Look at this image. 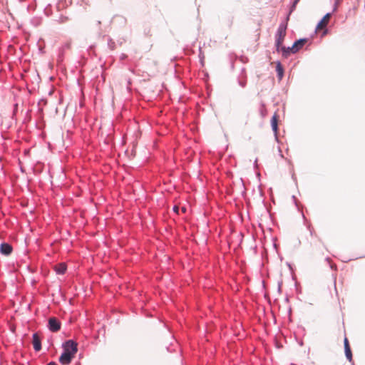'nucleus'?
<instances>
[{
	"label": "nucleus",
	"instance_id": "obj_1",
	"mask_svg": "<svg viewBox=\"0 0 365 365\" xmlns=\"http://www.w3.org/2000/svg\"><path fill=\"white\" fill-rule=\"evenodd\" d=\"M62 348L63 352L59 356V362L62 365H68L78 351V344L75 341L69 339L62 344Z\"/></svg>",
	"mask_w": 365,
	"mask_h": 365
},
{
	"label": "nucleus",
	"instance_id": "obj_2",
	"mask_svg": "<svg viewBox=\"0 0 365 365\" xmlns=\"http://www.w3.org/2000/svg\"><path fill=\"white\" fill-rule=\"evenodd\" d=\"M287 28V22L280 23L277 28V32L275 34V47L277 52H279L280 46L282 44L284 38L286 36Z\"/></svg>",
	"mask_w": 365,
	"mask_h": 365
},
{
	"label": "nucleus",
	"instance_id": "obj_3",
	"mask_svg": "<svg viewBox=\"0 0 365 365\" xmlns=\"http://www.w3.org/2000/svg\"><path fill=\"white\" fill-rule=\"evenodd\" d=\"M48 328L52 332H56L61 329L60 322L55 317L48 319Z\"/></svg>",
	"mask_w": 365,
	"mask_h": 365
},
{
	"label": "nucleus",
	"instance_id": "obj_4",
	"mask_svg": "<svg viewBox=\"0 0 365 365\" xmlns=\"http://www.w3.org/2000/svg\"><path fill=\"white\" fill-rule=\"evenodd\" d=\"M270 123H271V127H272V131L274 132V138H275V140L277 142L279 141V138H278V135H277V132H278V123H277V115L276 113H274L272 118H271V120H270Z\"/></svg>",
	"mask_w": 365,
	"mask_h": 365
},
{
	"label": "nucleus",
	"instance_id": "obj_5",
	"mask_svg": "<svg viewBox=\"0 0 365 365\" xmlns=\"http://www.w3.org/2000/svg\"><path fill=\"white\" fill-rule=\"evenodd\" d=\"M344 353H345V356H346V359H348V361L349 362H352L353 361L352 353H351V348H350V346L349 344L348 339L346 337H345L344 339Z\"/></svg>",
	"mask_w": 365,
	"mask_h": 365
},
{
	"label": "nucleus",
	"instance_id": "obj_6",
	"mask_svg": "<svg viewBox=\"0 0 365 365\" xmlns=\"http://www.w3.org/2000/svg\"><path fill=\"white\" fill-rule=\"evenodd\" d=\"M33 346L35 351H39L41 349V338L38 333H34L32 335Z\"/></svg>",
	"mask_w": 365,
	"mask_h": 365
},
{
	"label": "nucleus",
	"instance_id": "obj_7",
	"mask_svg": "<svg viewBox=\"0 0 365 365\" xmlns=\"http://www.w3.org/2000/svg\"><path fill=\"white\" fill-rule=\"evenodd\" d=\"M12 246L6 242H3L0 245V252L6 256L9 255L12 252Z\"/></svg>",
	"mask_w": 365,
	"mask_h": 365
},
{
	"label": "nucleus",
	"instance_id": "obj_8",
	"mask_svg": "<svg viewBox=\"0 0 365 365\" xmlns=\"http://www.w3.org/2000/svg\"><path fill=\"white\" fill-rule=\"evenodd\" d=\"M307 40L308 39L307 38H302L295 41L292 46V49L297 52L304 45Z\"/></svg>",
	"mask_w": 365,
	"mask_h": 365
},
{
	"label": "nucleus",
	"instance_id": "obj_9",
	"mask_svg": "<svg viewBox=\"0 0 365 365\" xmlns=\"http://www.w3.org/2000/svg\"><path fill=\"white\" fill-rule=\"evenodd\" d=\"M331 13H327L323 18L318 22L317 29L326 27L328 24V19L331 16Z\"/></svg>",
	"mask_w": 365,
	"mask_h": 365
},
{
	"label": "nucleus",
	"instance_id": "obj_10",
	"mask_svg": "<svg viewBox=\"0 0 365 365\" xmlns=\"http://www.w3.org/2000/svg\"><path fill=\"white\" fill-rule=\"evenodd\" d=\"M282 52V56L284 58H287L289 54L292 53H296L297 52L294 51L293 49H292L291 47H286L284 46L281 45L279 48V52Z\"/></svg>",
	"mask_w": 365,
	"mask_h": 365
},
{
	"label": "nucleus",
	"instance_id": "obj_11",
	"mask_svg": "<svg viewBox=\"0 0 365 365\" xmlns=\"http://www.w3.org/2000/svg\"><path fill=\"white\" fill-rule=\"evenodd\" d=\"M276 72L278 79L281 81L284 76V68L279 61L276 63Z\"/></svg>",
	"mask_w": 365,
	"mask_h": 365
},
{
	"label": "nucleus",
	"instance_id": "obj_12",
	"mask_svg": "<svg viewBox=\"0 0 365 365\" xmlns=\"http://www.w3.org/2000/svg\"><path fill=\"white\" fill-rule=\"evenodd\" d=\"M66 269H67L66 265L64 263H61V264H58L55 267V271L57 274H63L66 272Z\"/></svg>",
	"mask_w": 365,
	"mask_h": 365
},
{
	"label": "nucleus",
	"instance_id": "obj_13",
	"mask_svg": "<svg viewBox=\"0 0 365 365\" xmlns=\"http://www.w3.org/2000/svg\"><path fill=\"white\" fill-rule=\"evenodd\" d=\"M300 0H294L292 4V6L289 9V14L286 18V20L288 21L289 20V15L294 11L295 8H296V6L297 4L299 2Z\"/></svg>",
	"mask_w": 365,
	"mask_h": 365
},
{
	"label": "nucleus",
	"instance_id": "obj_14",
	"mask_svg": "<svg viewBox=\"0 0 365 365\" xmlns=\"http://www.w3.org/2000/svg\"><path fill=\"white\" fill-rule=\"evenodd\" d=\"M69 48V44L68 43H66L64 44L62 48H61V51L58 56V62H61L63 61V50L64 49H66V48Z\"/></svg>",
	"mask_w": 365,
	"mask_h": 365
},
{
	"label": "nucleus",
	"instance_id": "obj_15",
	"mask_svg": "<svg viewBox=\"0 0 365 365\" xmlns=\"http://www.w3.org/2000/svg\"><path fill=\"white\" fill-rule=\"evenodd\" d=\"M238 83L241 87L245 88L247 83L246 81L239 80Z\"/></svg>",
	"mask_w": 365,
	"mask_h": 365
},
{
	"label": "nucleus",
	"instance_id": "obj_16",
	"mask_svg": "<svg viewBox=\"0 0 365 365\" xmlns=\"http://www.w3.org/2000/svg\"><path fill=\"white\" fill-rule=\"evenodd\" d=\"M173 210L175 213H178L179 207L177 205H174L173 207Z\"/></svg>",
	"mask_w": 365,
	"mask_h": 365
},
{
	"label": "nucleus",
	"instance_id": "obj_17",
	"mask_svg": "<svg viewBox=\"0 0 365 365\" xmlns=\"http://www.w3.org/2000/svg\"><path fill=\"white\" fill-rule=\"evenodd\" d=\"M307 229L309 230L310 235H313V232H314V231H313V230L312 229V227H311V225H307Z\"/></svg>",
	"mask_w": 365,
	"mask_h": 365
},
{
	"label": "nucleus",
	"instance_id": "obj_18",
	"mask_svg": "<svg viewBox=\"0 0 365 365\" xmlns=\"http://www.w3.org/2000/svg\"><path fill=\"white\" fill-rule=\"evenodd\" d=\"M338 4H336V2H335V3H334V7H333V10H332V11H333V12H334L335 11H336Z\"/></svg>",
	"mask_w": 365,
	"mask_h": 365
},
{
	"label": "nucleus",
	"instance_id": "obj_19",
	"mask_svg": "<svg viewBox=\"0 0 365 365\" xmlns=\"http://www.w3.org/2000/svg\"><path fill=\"white\" fill-rule=\"evenodd\" d=\"M46 365H57V364L55 361H50Z\"/></svg>",
	"mask_w": 365,
	"mask_h": 365
},
{
	"label": "nucleus",
	"instance_id": "obj_20",
	"mask_svg": "<svg viewBox=\"0 0 365 365\" xmlns=\"http://www.w3.org/2000/svg\"><path fill=\"white\" fill-rule=\"evenodd\" d=\"M278 150H279V155H280V157H281V158H284V155H282V150H281L280 148H279Z\"/></svg>",
	"mask_w": 365,
	"mask_h": 365
},
{
	"label": "nucleus",
	"instance_id": "obj_21",
	"mask_svg": "<svg viewBox=\"0 0 365 365\" xmlns=\"http://www.w3.org/2000/svg\"><path fill=\"white\" fill-rule=\"evenodd\" d=\"M292 178L294 181L296 180V177H295L294 173H292Z\"/></svg>",
	"mask_w": 365,
	"mask_h": 365
},
{
	"label": "nucleus",
	"instance_id": "obj_22",
	"mask_svg": "<svg viewBox=\"0 0 365 365\" xmlns=\"http://www.w3.org/2000/svg\"><path fill=\"white\" fill-rule=\"evenodd\" d=\"M67 20V17H64L63 19H61V22H65Z\"/></svg>",
	"mask_w": 365,
	"mask_h": 365
},
{
	"label": "nucleus",
	"instance_id": "obj_23",
	"mask_svg": "<svg viewBox=\"0 0 365 365\" xmlns=\"http://www.w3.org/2000/svg\"><path fill=\"white\" fill-rule=\"evenodd\" d=\"M302 217L304 219V223H306L307 219H306V217H305V216H304V215L303 213H302Z\"/></svg>",
	"mask_w": 365,
	"mask_h": 365
},
{
	"label": "nucleus",
	"instance_id": "obj_24",
	"mask_svg": "<svg viewBox=\"0 0 365 365\" xmlns=\"http://www.w3.org/2000/svg\"><path fill=\"white\" fill-rule=\"evenodd\" d=\"M125 57H126V56L125 54H122L120 58L124 59Z\"/></svg>",
	"mask_w": 365,
	"mask_h": 365
},
{
	"label": "nucleus",
	"instance_id": "obj_25",
	"mask_svg": "<svg viewBox=\"0 0 365 365\" xmlns=\"http://www.w3.org/2000/svg\"><path fill=\"white\" fill-rule=\"evenodd\" d=\"M292 198H293V200H294V201L295 204L297 205V202H296V197H295V196H294V195H293V196H292Z\"/></svg>",
	"mask_w": 365,
	"mask_h": 365
},
{
	"label": "nucleus",
	"instance_id": "obj_26",
	"mask_svg": "<svg viewBox=\"0 0 365 365\" xmlns=\"http://www.w3.org/2000/svg\"><path fill=\"white\" fill-rule=\"evenodd\" d=\"M341 0H335V2H336V4H339Z\"/></svg>",
	"mask_w": 365,
	"mask_h": 365
},
{
	"label": "nucleus",
	"instance_id": "obj_27",
	"mask_svg": "<svg viewBox=\"0 0 365 365\" xmlns=\"http://www.w3.org/2000/svg\"><path fill=\"white\" fill-rule=\"evenodd\" d=\"M186 209L185 207H182V211L185 212Z\"/></svg>",
	"mask_w": 365,
	"mask_h": 365
},
{
	"label": "nucleus",
	"instance_id": "obj_28",
	"mask_svg": "<svg viewBox=\"0 0 365 365\" xmlns=\"http://www.w3.org/2000/svg\"><path fill=\"white\" fill-rule=\"evenodd\" d=\"M299 344L302 346L303 344L302 341L299 342Z\"/></svg>",
	"mask_w": 365,
	"mask_h": 365
}]
</instances>
